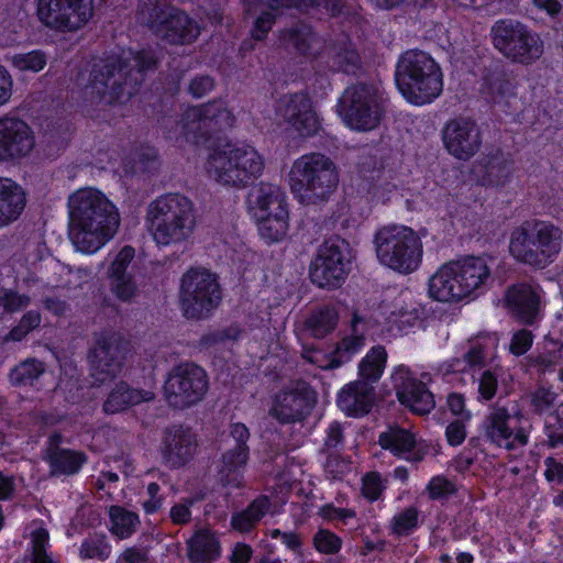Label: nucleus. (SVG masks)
Masks as SVG:
<instances>
[{
	"mask_svg": "<svg viewBox=\"0 0 563 563\" xmlns=\"http://www.w3.org/2000/svg\"><path fill=\"white\" fill-rule=\"evenodd\" d=\"M156 66L157 57L152 49L109 56L93 64L84 96L91 104L104 106L129 99L143 82L145 74Z\"/></svg>",
	"mask_w": 563,
	"mask_h": 563,
	"instance_id": "1",
	"label": "nucleus"
},
{
	"mask_svg": "<svg viewBox=\"0 0 563 563\" xmlns=\"http://www.w3.org/2000/svg\"><path fill=\"white\" fill-rule=\"evenodd\" d=\"M69 239L75 249L93 254L109 242L120 225L115 206L100 190L80 188L68 197Z\"/></svg>",
	"mask_w": 563,
	"mask_h": 563,
	"instance_id": "2",
	"label": "nucleus"
},
{
	"mask_svg": "<svg viewBox=\"0 0 563 563\" xmlns=\"http://www.w3.org/2000/svg\"><path fill=\"white\" fill-rule=\"evenodd\" d=\"M493 264L487 256H465L443 264L429 279L430 297L442 302L478 297L493 280Z\"/></svg>",
	"mask_w": 563,
	"mask_h": 563,
	"instance_id": "3",
	"label": "nucleus"
},
{
	"mask_svg": "<svg viewBox=\"0 0 563 563\" xmlns=\"http://www.w3.org/2000/svg\"><path fill=\"white\" fill-rule=\"evenodd\" d=\"M196 222L194 203L180 194L162 195L146 208V228L159 245L187 241L194 233Z\"/></svg>",
	"mask_w": 563,
	"mask_h": 563,
	"instance_id": "4",
	"label": "nucleus"
},
{
	"mask_svg": "<svg viewBox=\"0 0 563 563\" xmlns=\"http://www.w3.org/2000/svg\"><path fill=\"white\" fill-rule=\"evenodd\" d=\"M562 242L561 228L550 221L529 220L511 232L509 253L517 262L542 269L556 260Z\"/></svg>",
	"mask_w": 563,
	"mask_h": 563,
	"instance_id": "5",
	"label": "nucleus"
},
{
	"mask_svg": "<svg viewBox=\"0 0 563 563\" xmlns=\"http://www.w3.org/2000/svg\"><path fill=\"white\" fill-rule=\"evenodd\" d=\"M373 244L378 263L397 274H412L422 263V239L411 227L400 223L382 225L374 233Z\"/></svg>",
	"mask_w": 563,
	"mask_h": 563,
	"instance_id": "6",
	"label": "nucleus"
},
{
	"mask_svg": "<svg viewBox=\"0 0 563 563\" xmlns=\"http://www.w3.org/2000/svg\"><path fill=\"white\" fill-rule=\"evenodd\" d=\"M339 184V172L331 158L322 153L298 157L289 170V186L302 205H319L330 199Z\"/></svg>",
	"mask_w": 563,
	"mask_h": 563,
	"instance_id": "7",
	"label": "nucleus"
},
{
	"mask_svg": "<svg viewBox=\"0 0 563 563\" xmlns=\"http://www.w3.org/2000/svg\"><path fill=\"white\" fill-rule=\"evenodd\" d=\"M395 80L401 95L421 106L437 99L443 89V75L438 63L426 52L404 53L396 67Z\"/></svg>",
	"mask_w": 563,
	"mask_h": 563,
	"instance_id": "8",
	"label": "nucleus"
},
{
	"mask_svg": "<svg viewBox=\"0 0 563 563\" xmlns=\"http://www.w3.org/2000/svg\"><path fill=\"white\" fill-rule=\"evenodd\" d=\"M235 118L222 99L188 107L179 121L165 122V135L179 146L198 145L206 142L210 134L232 128Z\"/></svg>",
	"mask_w": 563,
	"mask_h": 563,
	"instance_id": "9",
	"label": "nucleus"
},
{
	"mask_svg": "<svg viewBox=\"0 0 563 563\" xmlns=\"http://www.w3.org/2000/svg\"><path fill=\"white\" fill-rule=\"evenodd\" d=\"M264 166L263 157L254 147L227 145L209 155L205 168L217 184L243 188L263 174Z\"/></svg>",
	"mask_w": 563,
	"mask_h": 563,
	"instance_id": "10",
	"label": "nucleus"
},
{
	"mask_svg": "<svg viewBox=\"0 0 563 563\" xmlns=\"http://www.w3.org/2000/svg\"><path fill=\"white\" fill-rule=\"evenodd\" d=\"M137 21L162 41L173 45L195 42L200 35V25L185 11L154 0H141Z\"/></svg>",
	"mask_w": 563,
	"mask_h": 563,
	"instance_id": "11",
	"label": "nucleus"
},
{
	"mask_svg": "<svg viewBox=\"0 0 563 563\" xmlns=\"http://www.w3.org/2000/svg\"><path fill=\"white\" fill-rule=\"evenodd\" d=\"M493 46L507 59L523 65L538 60L544 51L540 35L515 19L497 20L490 27Z\"/></svg>",
	"mask_w": 563,
	"mask_h": 563,
	"instance_id": "12",
	"label": "nucleus"
},
{
	"mask_svg": "<svg viewBox=\"0 0 563 563\" xmlns=\"http://www.w3.org/2000/svg\"><path fill=\"white\" fill-rule=\"evenodd\" d=\"M221 301L217 277L205 268H190L180 280L179 303L187 319H203Z\"/></svg>",
	"mask_w": 563,
	"mask_h": 563,
	"instance_id": "13",
	"label": "nucleus"
},
{
	"mask_svg": "<svg viewBox=\"0 0 563 563\" xmlns=\"http://www.w3.org/2000/svg\"><path fill=\"white\" fill-rule=\"evenodd\" d=\"M209 389L207 372L192 362L174 365L164 383V397L174 409H188L203 400Z\"/></svg>",
	"mask_w": 563,
	"mask_h": 563,
	"instance_id": "14",
	"label": "nucleus"
},
{
	"mask_svg": "<svg viewBox=\"0 0 563 563\" xmlns=\"http://www.w3.org/2000/svg\"><path fill=\"white\" fill-rule=\"evenodd\" d=\"M341 104L346 124L358 131L375 129L385 112L383 93L373 85L357 84L346 88Z\"/></svg>",
	"mask_w": 563,
	"mask_h": 563,
	"instance_id": "15",
	"label": "nucleus"
},
{
	"mask_svg": "<svg viewBox=\"0 0 563 563\" xmlns=\"http://www.w3.org/2000/svg\"><path fill=\"white\" fill-rule=\"evenodd\" d=\"M240 3L243 7L244 20L252 22L250 34L255 41L267 37L284 8H308L322 4L331 15L341 12L339 0H240Z\"/></svg>",
	"mask_w": 563,
	"mask_h": 563,
	"instance_id": "16",
	"label": "nucleus"
},
{
	"mask_svg": "<svg viewBox=\"0 0 563 563\" xmlns=\"http://www.w3.org/2000/svg\"><path fill=\"white\" fill-rule=\"evenodd\" d=\"M522 418L521 409L510 410L496 402L483 420V435L489 443L507 451L522 448L529 441V430L520 426Z\"/></svg>",
	"mask_w": 563,
	"mask_h": 563,
	"instance_id": "17",
	"label": "nucleus"
},
{
	"mask_svg": "<svg viewBox=\"0 0 563 563\" xmlns=\"http://www.w3.org/2000/svg\"><path fill=\"white\" fill-rule=\"evenodd\" d=\"M95 14L93 0H37L36 16L47 29L75 33L86 26Z\"/></svg>",
	"mask_w": 563,
	"mask_h": 563,
	"instance_id": "18",
	"label": "nucleus"
},
{
	"mask_svg": "<svg viewBox=\"0 0 563 563\" xmlns=\"http://www.w3.org/2000/svg\"><path fill=\"white\" fill-rule=\"evenodd\" d=\"M316 390L302 379L289 382L273 397L269 416L282 424L303 421L317 404Z\"/></svg>",
	"mask_w": 563,
	"mask_h": 563,
	"instance_id": "19",
	"label": "nucleus"
},
{
	"mask_svg": "<svg viewBox=\"0 0 563 563\" xmlns=\"http://www.w3.org/2000/svg\"><path fill=\"white\" fill-rule=\"evenodd\" d=\"M349 244L340 238L324 241L310 266V278L320 288H334L347 275Z\"/></svg>",
	"mask_w": 563,
	"mask_h": 563,
	"instance_id": "20",
	"label": "nucleus"
},
{
	"mask_svg": "<svg viewBox=\"0 0 563 563\" xmlns=\"http://www.w3.org/2000/svg\"><path fill=\"white\" fill-rule=\"evenodd\" d=\"M126 342L117 333L104 332L96 336L89 353L90 375L95 384H103L115 377L123 365Z\"/></svg>",
	"mask_w": 563,
	"mask_h": 563,
	"instance_id": "21",
	"label": "nucleus"
},
{
	"mask_svg": "<svg viewBox=\"0 0 563 563\" xmlns=\"http://www.w3.org/2000/svg\"><path fill=\"white\" fill-rule=\"evenodd\" d=\"M249 439L250 431L245 424L240 422L231 424L229 441H232V444L222 454L218 465L219 481L223 486L231 488L244 486V468L250 454Z\"/></svg>",
	"mask_w": 563,
	"mask_h": 563,
	"instance_id": "22",
	"label": "nucleus"
},
{
	"mask_svg": "<svg viewBox=\"0 0 563 563\" xmlns=\"http://www.w3.org/2000/svg\"><path fill=\"white\" fill-rule=\"evenodd\" d=\"M277 117L302 137H310L319 130V120L312 101L305 92L283 96L276 107Z\"/></svg>",
	"mask_w": 563,
	"mask_h": 563,
	"instance_id": "23",
	"label": "nucleus"
},
{
	"mask_svg": "<svg viewBox=\"0 0 563 563\" xmlns=\"http://www.w3.org/2000/svg\"><path fill=\"white\" fill-rule=\"evenodd\" d=\"M442 141L449 154L457 159L467 161L482 146L481 130L477 123L470 118H454L444 124Z\"/></svg>",
	"mask_w": 563,
	"mask_h": 563,
	"instance_id": "24",
	"label": "nucleus"
},
{
	"mask_svg": "<svg viewBox=\"0 0 563 563\" xmlns=\"http://www.w3.org/2000/svg\"><path fill=\"white\" fill-rule=\"evenodd\" d=\"M391 382L398 400L417 415H427L434 407L432 393L404 365L396 367Z\"/></svg>",
	"mask_w": 563,
	"mask_h": 563,
	"instance_id": "25",
	"label": "nucleus"
},
{
	"mask_svg": "<svg viewBox=\"0 0 563 563\" xmlns=\"http://www.w3.org/2000/svg\"><path fill=\"white\" fill-rule=\"evenodd\" d=\"M35 145L31 126L22 119L0 118V162L27 156Z\"/></svg>",
	"mask_w": 563,
	"mask_h": 563,
	"instance_id": "26",
	"label": "nucleus"
},
{
	"mask_svg": "<svg viewBox=\"0 0 563 563\" xmlns=\"http://www.w3.org/2000/svg\"><path fill=\"white\" fill-rule=\"evenodd\" d=\"M198 441L195 432L181 424L165 429L161 452L164 463L173 468L181 467L196 454Z\"/></svg>",
	"mask_w": 563,
	"mask_h": 563,
	"instance_id": "27",
	"label": "nucleus"
},
{
	"mask_svg": "<svg viewBox=\"0 0 563 563\" xmlns=\"http://www.w3.org/2000/svg\"><path fill=\"white\" fill-rule=\"evenodd\" d=\"M541 288L528 283H518L507 288L504 301L512 316L526 324H532L539 317Z\"/></svg>",
	"mask_w": 563,
	"mask_h": 563,
	"instance_id": "28",
	"label": "nucleus"
},
{
	"mask_svg": "<svg viewBox=\"0 0 563 563\" xmlns=\"http://www.w3.org/2000/svg\"><path fill=\"white\" fill-rule=\"evenodd\" d=\"M135 251L132 246L122 247L111 262L107 277L110 291L121 301H131L137 291V285L130 266Z\"/></svg>",
	"mask_w": 563,
	"mask_h": 563,
	"instance_id": "29",
	"label": "nucleus"
},
{
	"mask_svg": "<svg viewBox=\"0 0 563 563\" xmlns=\"http://www.w3.org/2000/svg\"><path fill=\"white\" fill-rule=\"evenodd\" d=\"M473 172L482 185L501 187L510 180L512 164L500 148H492L475 163Z\"/></svg>",
	"mask_w": 563,
	"mask_h": 563,
	"instance_id": "30",
	"label": "nucleus"
},
{
	"mask_svg": "<svg viewBox=\"0 0 563 563\" xmlns=\"http://www.w3.org/2000/svg\"><path fill=\"white\" fill-rule=\"evenodd\" d=\"M246 202L255 219H264L273 213L288 210L285 192L280 187L268 183L254 186L247 195Z\"/></svg>",
	"mask_w": 563,
	"mask_h": 563,
	"instance_id": "31",
	"label": "nucleus"
},
{
	"mask_svg": "<svg viewBox=\"0 0 563 563\" xmlns=\"http://www.w3.org/2000/svg\"><path fill=\"white\" fill-rule=\"evenodd\" d=\"M379 444L397 456H405L412 462H420L428 452V445L418 441L416 435L399 427H390L380 433Z\"/></svg>",
	"mask_w": 563,
	"mask_h": 563,
	"instance_id": "32",
	"label": "nucleus"
},
{
	"mask_svg": "<svg viewBox=\"0 0 563 563\" xmlns=\"http://www.w3.org/2000/svg\"><path fill=\"white\" fill-rule=\"evenodd\" d=\"M369 329V320L354 311L349 329L342 334L335 344L334 352L338 356L336 364L344 365L350 362L366 344V332Z\"/></svg>",
	"mask_w": 563,
	"mask_h": 563,
	"instance_id": "33",
	"label": "nucleus"
},
{
	"mask_svg": "<svg viewBox=\"0 0 563 563\" xmlns=\"http://www.w3.org/2000/svg\"><path fill=\"white\" fill-rule=\"evenodd\" d=\"M498 339L495 334L479 335L468 341L467 350L462 357H455L450 368L455 373H467L474 367H482L496 350Z\"/></svg>",
	"mask_w": 563,
	"mask_h": 563,
	"instance_id": "34",
	"label": "nucleus"
},
{
	"mask_svg": "<svg viewBox=\"0 0 563 563\" xmlns=\"http://www.w3.org/2000/svg\"><path fill=\"white\" fill-rule=\"evenodd\" d=\"M280 46L302 56L314 57L322 47V40L305 23H297L279 32Z\"/></svg>",
	"mask_w": 563,
	"mask_h": 563,
	"instance_id": "35",
	"label": "nucleus"
},
{
	"mask_svg": "<svg viewBox=\"0 0 563 563\" xmlns=\"http://www.w3.org/2000/svg\"><path fill=\"white\" fill-rule=\"evenodd\" d=\"M373 404L374 387L364 380L345 385L338 395V406L347 416H364L369 412Z\"/></svg>",
	"mask_w": 563,
	"mask_h": 563,
	"instance_id": "36",
	"label": "nucleus"
},
{
	"mask_svg": "<svg viewBox=\"0 0 563 563\" xmlns=\"http://www.w3.org/2000/svg\"><path fill=\"white\" fill-rule=\"evenodd\" d=\"M155 393L151 389L133 388L124 382L117 383L103 402V411L114 415L132 406L154 400Z\"/></svg>",
	"mask_w": 563,
	"mask_h": 563,
	"instance_id": "37",
	"label": "nucleus"
},
{
	"mask_svg": "<svg viewBox=\"0 0 563 563\" xmlns=\"http://www.w3.org/2000/svg\"><path fill=\"white\" fill-rule=\"evenodd\" d=\"M60 435L54 434L49 438V446L46 450L45 459L51 466L52 475H73L77 473L86 462L81 452H76L57 446Z\"/></svg>",
	"mask_w": 563,
	"mask_h": 563,
	"instance_id": "38",
	"label": "nucleus"
},
{
	"mask_svg": "<svg viewBox=\"0 0 563 563\" xmlns=\"http://www.w3.org/2000/svg\"><path fill=\"white\" fill-rule=\"evenodd\" d=\"M25 194L9 178H0V227L15 221L25 208Z\"/></svg>",
	"mask_w": 563,
	"mask_h": 563,
	"instance_id": "39",
	"label": "nucleus"
},
{
	"mask_svg": "<svg viewBox=\"0 0 563 563\" xmlns=\"http://www.w3.org/2000/svg\"><path fill=\"white\" fill-rule=\"evenodd\" d=\"M188 559L194 563H209L220 555V543L210 530L196 532L187 542Z\"/></svg>",
	"mask_w": 563,
	"mask_h": 563,
	"instance_id": "40",
	"label": "nucleus"
},
{
	"mask_svg": "<svg viewBox=\"0 0 563 563\" xmlns=\"http://www.w3.org/2000/svg\"><path fill=\"white\" fill-rule=\"evenodd\" d=\"M271 507V498L260 495L244 510L232 515L231 527L241 533L250 532L269 511Z\"/></svg>",
	"mask_w": 563,
	"mask_h": 563,
	"instance_id": "41",
	"label": "nucleus"
},
{
	"mask_svg": "<svg viewBox=\"0 0 563 563\" xmlns=\"http://www.w3.org/2000/svg\"><path fill=\"white\" fill-rule=\"evenodd\" d=\"M330 67L336 71L355 74L361 67V56L350 41L333 44L329 51Z\"/></svg>",
	"mask_w": 563,
	"mask_h": 563,
	"instance_id": "42",
	"label": "nucleus"
},
{
	"mask_svg": "<svg viewBox=\"0 0 563 563\" xmlns=\"http://www.w3.org/2000/svg\"><path fill=\"white\" fill-rule=\"evenodd\" d=\"M109 531L120 540L130 538L141 525L137 514L115 505L109 508Z\"/></svg>",
	"mask_w": 563,
	"mask_h": 563,
	"instance_id": "43",
	"label": "nucleus"
},
{
	"mask_svg": "<svg viewBox=\"0 0 563 563\" xmlns=\"http://www.w3.org/2000/svg\"><path fill=\"white\" fill-rule=\"evenodd\" d=\"M387 363V352L383 345L373 346L358 364L361 380L369 385L379 380Z\"/></svg>",
	"mask_w": 563,
	"mask_h": 563,
	"instance_id": "44",
	"label": "nucleus"
},
{
	"mask_svg": "<svg viewBox=\"0 0 563 563\" xmlns=\"http://www.w3.org/2000/svg\"><path fill=\"white\" fill-rule=\"evenodd\" d=\"M339 314L330 307L319 308L310 313L305 322V329L316 339H322L338 325Z\"/></svg>",
	"mask_w": 563,
	"mask_h": 563,
	"instance_id": "45",
	"label": "nucleus"
},
{
	"mask_svg": "<svg viewBox=\"0 0 563 563\" xmlns=\"http://www.w3.org/2000/svg\"><path fill=\"white\" fill-rule=\"evenodd\" d=\"M112 553V545L104 533L89 534L82 540L78 555L82 561L106 562Z\"/></svg>",
	"mask_w": 563,
	"mask_h": 563,
	"instance_id": "46",
	"label": "nucleus"
},
{
	"mask_svg": "<svg viewBox=\"0 0 563 563\" xmlns=\"http://www.w3.org/2000/svg\"><path fill=\"white\" fill-rule=\"evenodd\" d=\"M256 221L258 222V232L262 239L267 243L278 242L288 231V210L273 213L272 216L264 217V219H256Z\"/></svg>",
	"mask_w": 563,
	"mask_h": 563,
	"instance_id": "47",
	"label": "nucleus"
},
{
	"mask_svg": "<svg viewBox=\"0 0 563 563\" xmlns=\"http://www.w3.org/2000/svg\"><path fill=\"white\" fill-rule=\"evenodd\" d=\"M49 547L48 531L43 527H37L31 532V552L24 558V563H59L47 552Z\"/></svg>",
	"mask_w": 563,
	"mask_h": 563,
	"instance_id": "48",
	"label": "nucleus"
},
{
	"mask_svg": "<svg viewBox=\"0 0 563 563\" xmlns=\"http://www.w3.org/2000/svg\"><path fill=\"white\" fill-rule=\"evenodd\" d=\"M528 399L532 412L543 415L555 409L559 394L552 386L539 385L528 394Z\"/></svg>",
	"mask_w": 563,
	"mask_h": 563,
	"instance_id": "49",
	"label": "nucleus"
},
{
	"mask_svg": "<svg viewBox=\"0 0 563 563\" xmlns=\"http://www.w3.org/2000/svg\"><path fill=\"white\" fill-rule=\"evenodd\" d=\"M44 373V364L36 360H26L10 372V382L15 386L32 385Z\"/></svg>",
	"mask_w": 563,
	"mask_h": 563,
	"instance_id": "50",
	"label": "nucleus"
},
{
	"mask_svg": "<svg viewBox=\"0 0 563 563\" xmlns=\"http://www.w3.org/2000/svg\"><path fill=\"white\" fill-rule=\"evenodd\" d=\"M342 544V539L325 528L318 529L312 537V545L320 554L334 555L341 551Z\"/></svg>",
	"mask_w": 563,
	"mask_h": 563,
	"instance_id": "51",
	"label": "nucleus"
},
{
	"mask_svg": "<svg viewBox=\"0 0 563 563\" xmlns=\"http://www.w3.org/2000/svg\"><path fill=\"white\" fill-rule=\"evenodd\" d=\"M13 67L20 71L37 73L42 70L46 63V55L41 51H32L29 53L14 54L9 58Z\"/></svg>",
	"mask_w": 563,
	"mask_h": 563,
	"instance_id": "52",
	"label": "nucleus"
},
{
	"mask_svg": "<svg viewBox=\"0 0 563 563\" xmlns=\"http://www.w3.org/2000/svg\"><path fill=\"white\" fill-rule=\"evenodd\" d=\"M418 523L419 510L411 506L394 516L391 529L398 536H408L418 527Z\"/></svg>",
	"mask_w": 563,
	"mask_h": 563,
	"instance_id": "53",
	"label": "nucleus"
},
{
	"mask_svg": "<svg viewBox=\"0 0 563 563\" xmlns=\"http://www.w3.org/2000/svg\"><path fill=\"white\" fill-rule=\"evenodd\" d=\"M301 356L307 363H310L321 369H335L341 367V364H336L338 356L334 350L325 353L317 347L303 346Z\"/></svg>",
	"mask_w": 563,
	"mask_h": 563,
	"instance_id": "54",
	"label": "nucleus"
},
{
	"mask_svg": "<svg viewBox=\"0 0 563 563\" xmlns=\"http://www.w3.org/2000/svg\"><path fill=\"white\" fill-rule=\"evenodd\" d=\"M41 323V314L37 311H27L20 320L19 324L13 328L7 340L21 341L30 331L37 328Z\"/></svg>",
	"mask_w": 563,
	"mask_h": 563,
	"instance_id": "55",
	"label": "nucleus"
},
{
	"mask_svg": "<svg viewBox=\"0 0 563 563\" xmlns=\"http://www.w3.org/2000/svg\"><path fill=\"white\" fill-rule=\"evenodd\" d=\"M498 373L496 369H485L478 377V394L483 400H492L498 389Z\"/></svg>",
	"mask_w": 563,
	"mask_h": 563,
	"instance_id": "56",
	"label": "nucleus"
},
{
	"mask_svg": "<svg viewBox=\"0 0 563 563\" xmlns=\"http://www.w3.org/2000/svg\"><path fill=\"white\" fill-rule=\"evenodd\" d=\"M318 515L329 522L340 521L342 523H346L349 519H352L356 516L353 509L338 508L332 504H325L320 507Z\"/></svg>",
	"mask_w": 563,
	"mask_h": 563,
	"instance_id": "57",
	"label": "nucleus"
},
{
	"mask_svg": "<svg viewBox=\"0 0 563 563\" xmlns=\"http://www.w3.org/2000/svg\"><path fill=\"white\" fill-rule=\"evenodd\" d=\"M427 492L430 499L435 500L452 495L455 492V486L448 478L435 476L429 482Z\"/></svg>",
	"mask_w": 563,
	"mask_h": 563,
	"instance_id": "58",
	"label": "nucleus"
},
{
	"mask_svg": "<svg viewBox=\"0 0 563 563\" xmlns=\"http://www.w3.org/2000/svg\"><path fill=\"white\" fill-rule=\"evenodd\" d=\"M533 335L531 331L522 329L514 333L509 351L516 356L523 355L532 345Z\"/></svg>",
	"mask_w": 563,
	"mask_h": 563,
	"instance_id": "59",
	"label": "nucleus"
},
{
	"mask_svg": "<svg viewBox=\"0 0 563 563\" xmlns=\"http://www.w3.org/2000/svg\"><path fill=\"white\" fill-rule=\"evenodd\" d=\"M562 358L561 351H550L534 356L531 361L532 365L537 367L540 372H553L555 366L560 363Z\"/></svg>",
	"mask_w": 563,
	"mask_h": 563,
	"instance_id": "60",
	"label": "nucleus"
},
{
	"mask_svg": "<svg viewBox=\"0 0 563 563\" xmlns=\"http://www.w3.org/2000/svg\"><path fill=\"white\" fill-rule=\"evenodd\" d=\"M214 88V80L208 75H199L192 78L188 91L194 98H202Z\"/></svg>",
	"mask_w": 563,
	"mask_h": 563,
	"instance_id": "61",
	"label": "nucleus"
},
{
	"mask_svg": "<svg viewBox=\"0 0 563 563\" xmlns=\"http://www.w3.org/2000/svg\"><path fill=\"white\" fill-rule=\"evenodd\" d=\"M194 505V499H183L170 508L169 517L175 525H186L191 520L190 507Z\"/></svg>",
	"mask_w": 563,
	"mask_h": 563,
	"instance_id": "62",
	"label": "nucleus"
},
{
	"mask_svg": "<svg viewBox=\"0 0 563 563\" xmlns=\"http://www.w3.org/2000/svg\"><path fill=\"white\" fill-rule=\"evenodd\" d=\"M363 494L371 500L379 498L383 492L382 478L377 473H368L363 479Z\"/></svg>",
	"mask_w": 563,
	"mask_h": 563,
	"instance_id": "63",
	"label": "nucleus"
},
{
	"mask_svg": "<svg viewBox=\"0 0 563 563\" xmlns=\"http://www.w3.org/2000/svg\"><path fill=\"white\" fill-rule=\"evenodd\" d=\"M117 563H150L147 551L137 547L126 548L118 556Z\"/></svg>",
	"mask_w": 563,
	"mask_h": 563,
	"instance_id": "64",
	"label": "nucleus"
}]
</instances>
